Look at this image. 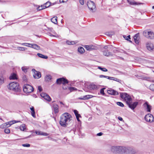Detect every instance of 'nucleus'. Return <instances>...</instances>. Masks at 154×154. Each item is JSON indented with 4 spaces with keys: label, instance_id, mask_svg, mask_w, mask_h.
I'll use <instances>...</instances> for the list:
<instances>
[{
    "label": "nucleus",
    "instance_id": "obj_1",
    "mask_svg": "<svg viewBox=\"0 0 154 154\" xmlns=\"http://www.w3.org/2000/svg\"><path fill=\"white\" fill-rule=\"evenodd\" d=\"M71 115L68 113L66 112L62 115L60 117V124L62 126L66 127L72 120Z\"/></svg>",
    "mask_w": 154,
    "mask_h": 154
},
{
    "label": "nucleus",
    "instance_id": "obj_2",
    "mask_svg": "<svg viewBox=\"0 0 154 154\" xmlns=\"http://www.w3.org/2000/svg\"><path fill=\"white\" fill-rule=\"evenodd\" d=\"M124 147L122 146H113L111 147V151L115 154H123L124 150Z\"/></svg>",
    "mask_w": 154,
    "mask_h": 154
},
{
    "label": "nucleus",
    "instance_id": "obj_3",
    "mask_svg": "<svg viewBox=\"0 0 154 154\" xmlns=\"http://www.w3.org/2000/svg\"><path fill=\"white\" fill-rule=\"evenodd\" d=\"M120 97L126 101L127 104L132 102V100L131 96L127 93H121Z\"/></svg>",
    "mask_w": 154,
    "mask_h": 154
},
{
    "label": "nucleus",
    "instance_id": "obj_4",
    "mask_svg": "<svg viewBox=\"0 0 154 154\" xmlns=\"http://www.w3.org/2000/svg\"><path fill=\"white\" fill-rule=\"evenodd\" d=\"M120 97L126 101L127 104L132 102V100L131 96L127 93H121Z\"/></svg>",
    "mask_w": 154,
    "mask_h": 154
},
{
    "label": "nucleus",
    "instance_id": "obj_5",
    "mask_svg": "<svg viewBox=\"0 0 154 154\" xmlns=\"http://www.w3.org/2000/svg\"><path fill=\"white\" fill-rule=\"evenodd\" d=\"M18 83L15 82L10 83L8 86L9 89L16 91H18Z\"/></svg>",
    "mask_w": 154,
    "mask_h": 154
},
{
    "label": "nucleus",
    "instance_id": "obj_6",
    "mask_svg": "<svg viewBox=\"0 0 154 154\" xmlns=\"http://www.w3.org/2000/svg\"><path fill=\"white\" fill-rule=\"evenodd\" d=\"M143 35L146 38L149 39L154 38V33L151 31L145 30L143 32Z\"/></svg>",
    "mask_w": 154,
    "mask_h": 154
},
{
    "label": "nucleus",
    "instance_id": "obj_7",
    "mask_svg": "<svg viewBox=\"0 0 154 154\" xmlns=\"http://www.w3.org/2000/svg\"><path fill=\"white\" fill-rule=\"evenodd\" d=\"M87 5L91 11L94 12L96 11V5L91 0L88 1L87 3Z\"/></svg>",
    "mask_w": 154,
    "mask_h": 154
},
{
    "label": "nucleus",
    "instance_id": "obj_8",
    "mask_svg": "<svg viewBox=\"0 0 154 154\" xmlns=\"http://www.w3.org/2000/svg\"><path fill=\"white\" fill-rule=\"evenodd\" d=\"M33 87L29 85L25 84L23 86V91L26 93H31L33 91Z\"/></svg>",
    "mask_w": 154,
    "mask_h": 154
},
{
    "label": "nucleus",
    "instance_id": "obj_9",
    "mask_svg": "<svg viewBox=\"0 0 154 154\" xmlns=\"http://www.w3.org/2000/svg\"><path fill=\"white\" fill-rule=\"evenodd\" d=\"M124 154H135L137 152V151L131 148H127L124 147Z\"/></svg>",
    "mask_w": 154,
    "mask_h": 154
},
{
    "label": "nucleus",
    "instance_id": "obj_10",
    "mask_svg": "<svg viewBox=\"0 0 154 154\" xmlns=\"http://www.w3.org/2000/svg\"><path fill=\"white\" fill-rule=\"evenodd\" d=\"M85 48L87 51H91L93 50H97L98 49L97 46L94 45H85L84 46Z\"/></svg>",
    "mask_w": 154,
    "mask_h": 154
},
{
    "label": "nucleus",
    "instance_id": "obj_11",
    "mask_svg": "<svg viewBox=\"0 0 154 154\" xmlns=\"http://www.w3.org/2000/svg\"><path fill=\"white\" fill-rule=\"evenodd\" d=\"M146 121L147 122H152L154 121V118L152 115L148 114L146 115L145 117Z\"/></svg>",
    "mask_w": 154,
    "mask_h": 154
},
{
    "label": "nucleus",
    "instance_id": "obj_12",
    "mask_svg": "<svg viewBox=\"0 0 154 154\" xmlns=\"http://www.w3.org/2000/svg\"><path fill=\"white\" fill-rule=\"evenodd\" d=\"M56 83L57 84H63L64 85L66 83H68V81L67 79H66L63 78H60L57 79Z\"/></svg>",
    "mask_w": 154,
    "mask_h": 154
},
{
    "label": "nucleus",
    "instance_id": "obj_13",
    "mask_svg": "<svg viewBox=\"0 0 154 154\" xmlns=\"http://www.w3.org/2000/svg\"><path fill=\"white\" fill-rule=\"evenodd\" d=\"M32 71L34 72L33 76L35 79H38L41 77V75L40 72L36 71L34 69H33Z\"/></svg>",
    "mask_w": 154,
    "mask_h": 154
},
{
    "label": "nucleus",
    "instance_id": "obj_14",
    "mask_svg": "<svg viewBox=\"0 0 154 154\" xmlns=\"http://www.w3.org/2000/svg\"><path fill=\"white\" fill-rule=\"evenodd\" d=\"M41 96L48 101H50L51 100V99L50 97L45 93H41Z\"/></svg>",
    "mask_w": 154,
    "mask_h": 154
},
{
    "label": "nucleus",
    "instance_id": "obj_15",
    "mask_svg": "<svg viewBox=\"0 0 154 154\" xmlns=\"http://www.w3.org/2000/svg\"><path fill=\"white\" fill-rule=\"evenodd\" d=\"M146 45L147 49L149 51H152L154 48L153 44L150 42H147Z\"/></svg>",
    "mask_w": 154,
    "mask_h": 154
},
{
    "label": "nucleus",
    "instance_id": "obj_16",
    "mask_svg": "<svg viewBox=\"0 0 154 154\" xmlns=\"http://www.w3.org/2000/svg\"><path fill=\"white\" fill-rule=\"evenodd\" d=\"M100 86L95 85L94 84L92 83L90 84L89 86V88L91 89L96 90L99 88Z\"/></svg>",
    "mask_w": 154,
    "mask_h": 154
},
{
    "label": "nucleus",
    "instance_id": "obj_17",
    "mask_svg": "<svg viewBox=\"0 0 154 154\" xmlns=\"http://www.w3.org/2000/svg\"><path fill=\"white\" fill-rule=\"evenodd\" d=\"M138 103L137 102H134L133 103H132L131 102L128 104V105L129 108L132 109L134 110L137 106Z\"/></svg>",
    "mask_w": 154,
    "mask_h": 154
},
{
    "label": "nucleus",
    "instance_id": "obj_18",
    "mask_svg": "<svg viewBox=\"0 0 154 154\" xmlns=\"http://www.w3.org/2000/svg\"><path fill=\"white\" fill-rule=\"evenodd\" d=\"M107 93L111 95H117L119 94L118 92L113 89H110L107 90Z\"/></svg>",
    "mask_w": 154,
    "mask_h": 154
},
{
    "label": "nucleus",
    "instance_id": "obj_19",
    "mask_svg": "<svg viewBox=\"0 0 154 154\" xmlns=\"http://www.w3.org/2000/svg\"><path fill=\"white\" fill-rule=\"evenodd\" d=\"M28 45H29V47L33 48L36 50H38L40 49V46L36 44H28Z\"/></svg>",
    "mask_w": 154,
    "mask_h": 154
},
{
    "label": "nucleus",
    "instance_id": "obj_20",
    "mask_svg": "<svg viewBox=\"0 0 154 154\" xmlns=\"http://www.w3.org/2000/svg\"><path fill=\"white\" fill-rule=\"evenodd\" d=\"M139 33H137L134 36V39L135 43L137 44L139 43Z\"/></svg>",
    "mask_w": 154,
    "mask_h": 154
},
{
    "label": "nucleus",
    "instance_id": "obj_21",
    "mask_svg": "<svg viewBox=\"0 0 154 154\" xmlns=\"http://www.w3.org/2000/svg\"><path fill=\"white\" fill-rule=\"evenodd\" d=\"M128 2L131 5H136L140 4V3L135 2L133 0H127Z\"/></svg>",
    "mask_w": 154,
    "mask_h": 154
},
{
    "label": "nucleus",
    "instance_id": "obj_22",
    "mask_svg": "<svg viewBox=\"0 0 154 154\" xmlns=\"http://www.w3.org/2000/svg\"><path fill=\"white\" fill-rule=\"evenodd\" d=\"M53 108L55 113H57L59 112L58 106L56 104H53Z\"/></svg>",
    "mask_w": 154,
    "mask_h": 154
},
{
    "label": "nucleus",
    "instance_id": "obj_23",
    "mask_svg": "<svg viewBox=\"0 0 154 154\" xmlns=\"http://www.w3.org/2000/svg\"><path fill=\"white\" fill-rule=\"evenodd\" d=\"M144 107H146V109L147 112H150L151 110V106L149 105L147 102H146L143 104Z\"/></svg>",
    "mask_w": 154,
    "mask_h": 154
},
{
    "label": "nucleus",
    "instance_id": "obj_24",
    "mask_svg": "<svg viewBox=\"0 0 154 154\" xmlns=\"http://www.w3.org/2000/svg\"><path fill=\"white\" fill-rule=\"evenodd\" d=\"M9 79H17V74L15 73H12L9 77Z\"/></svg>",
    "mask_w": 154,
    "mask_h": 154
},
{
    "label": "nucleus",
    "instance_id": "obj_25",
    "mask_svg": "<svg viewBox=\"0 0 154 154\" xmlns=\"http://www.w3.org/2000/svg\"><path fill=\"white\" fill-rule=\"evenodd\" d=\"M93 97V96L91 95H88L84 96L83 98H79V99L81 100H88L89 99Z\"/></svg>",
    "mask_w": 154,
    "mask_h": 154
},
{
    "label": "nucleus",
    "instance_id": "obj_26",
    "mask_svg": "<svg viewBox=\"0 0 154 154\" xmlns=\"http://www.w3.org/2000/svg\"><path fill=\"white\" fill-rule=\"evenodd\" d=\"M35 133L37 134L38 135H42L45 136H47L48 135V134L46 133L42 132L39 131H36Z\"/></svg>",
    "mask_w": 154,
    "mask_h": 154
},
{
    "label": "nucleus",
    "instance_id": "obj_27",
    "mask_svg": "<svg viewBox=\"0 0 154 154\" xmlns=\"http://www.w3.org/2000/svg\"><path fill=\"white\" fill-rule=\"evenodd\" d=\"M103 54L104 55L108 57L111 55V53L108 50L104 51H103Z\"/></svg>",
    "mask_w": 154,
    "mask_h": 154
},
{
    "label": "nucleus",
    "instance_id": "obj_28",
    "mask_svg": "<svg viewBox=\"0 0 154 154\" xmlns=\"http://www.w3.org/2000/svg\"><path fill=\"white\" fill-rule=\"evenodd\" d=\"M57 17L56 16L54 17L51 19V21L54 24H57Z\"/></svg>",
    "mask_w": 154,
    "mask_h": 154
},
{
    "label": "nucleus",
    "instance_id": "obj_29",
    "mask_svg": "<svg viewBox=\"0 0 154 154\" xmlns=\"http://www.w3.org/2000/svg\"><path fill=\"white\" fill-rule=\"evenodd\" d=\"M78 51L80 54H82L84 52L85 50L83 47H80L78 48Z\"/></svg>",
    "mask_w": 154,
    "mask_h": 154
},
{
    "label": "nucleus",
    "instance_id": "obj_30",
    "mask_svg": "<svg viewBox=\"0 0 154 154\" xmlns=\"http://www.w3.org/2000/svg\"><path fill=\"white\" fill-rule=\"evenodd\" d=\"M30 109L31 111V114L32 116L34 118L35 117V112L34 111V109L33 107L30 108Z\"/></svg>",
    "mask_w": 154,
    "mask_h": 154
},
{
    "label": "nucleus",
    "instance_id": "obj_31",
    "mask_svg": "<svg viewBox=\"0 0 154 154\" xmlns=\"http://www.w3.org/2000/svg\"><path fill=\"white\" fill-rule=\"evenodd\" d=\"M37 55L40 57L43 58V59H47L48 57L47 56L44 55L40 53H38L37 54Z\"/></svg>",
    "mask_w": 154,
    "mask_h": 154
},
{
    "label": "nucleus",
    "instance_id": "obj_32",
    "mask_svg": "<svg viewBox=\"0 0 154 154\" xmlns=\"http://www.w3.org/2000/svg\"><path fill=\"white\" fill-rule=\"evenodd\" d=\"M52 77L50 75H46L45 77V79L46 81H49L51 79Z\"/></svg>",
    "mask_w": 154,
    "mask_h": 154
},
{
    "label": "nucleus",
    "instance_id": "obj_33",
    "mask_svg": "<svg viewBox=\"0 0 154 154\" xmlns=\"http://www.w3.org/2000/svg\"><path fill=\"white\" fill-rule=\"evenodd\" d=\"M51 5V3L50 2H48L44 4L45 8H46L49 7Z\"/></svg>",
    "mask_w": 154,
    "mask_h": 154
},
{
    "label": "nucleus",
    "instance_id": "obj_34",
    "mask_svg": "<svg viewBox=\"0 0 154 154\" xmlns=\"http://www.w3.org/2000/svg\"><path fill=\"white\" fill-rule=\"evenodd\" d=\"M20 129L21 131H24L26 129V125L24 124L21 125L20 126Z\"/></svg>",
    "mask_w": 154,
    "mask_h": 154
},
{
    "label": "nucleus",
    "instance_id": "obj_35",
    "mask_svg": "<svg viewBox=\"0 0 154 154\" xmlns=\"http://www.w3.org/2000/svg\"><path fill=\"white\" fill-rule=\"evenodd\" d=\"M14 124L13 121H10L6 123V126L7 127H10L12 125Z\"/></svg>",
    "mask_w": 154,
    "mask_h": 154
},
{
    "label": "nucleus",
    "instance_id": "obj_36",
    "mask_svg": "<svg viewBox=\"0 0 154 154\" xmlns=\"http://www.w3.org/2000/svg\"><path fill=\"white\" fill-rule=\"evenodd\" d=\"M4 83V78L3 76L0 75V85H2Z\"/></svg>",
    "mask_w": 154,
    "mask_h": 154
},
{
    "label": "nucleus",
    "instance_id": "obj_37",
    "mask_svg": "<svg viewBox=\"0 0 154 154\" xmlns=\"http://www.w3.org/2000/svg\"><path fill=\"white\" fill-rule=\"evenodd\" d=\"M123 37L126 40H128V41L129 42H132L131 41V40H130L129 39H131V38H130V35H128L127 36H126V35H124L123 36Z\"/></svg>",
    "mask_w": 154,
    "mask_h": 154
},
{
    "label": "nucleus",
    "instance_id": "obj_38",
    "mask_svg": "<svg viewBox=\"0 0 154 154\" xmlns=\"http://www.w3.org/2000/svg\"><path fill=\"white\" fill-rule=\"evenodd\" d=\"M149 88L151 91L154 92V84H151L149 86Z\"/></svg>",
    "mask_w": 154,
    "mask_h": 154
},
{
    "label": "nucleus",
    "instance_id": "obj_39",
    "mask_svg": "<svg viewBox=\"0 0 154 154\" xmlns=\"http://www.w3.org/2000/svg\"><path fill=\"white\" fill-rule=\"evenodd\" d=\"M45 8L44 5H41V6L38 7L37 9L38 11H40Z\"/></svg>",
    "mask_w": 154,
    "mask_h": 154
},
{
    "label": "nucleus",
    "instance_id": "obj_40",
    "mask_svg": "<svg viewBox=\"0 0 154 154\" xmlns=\"http://www.w3.org/2000/svg\"><path fill=\"white\" fill-rule=\"evenodd\" d=\"M17 49L18 50H20V51H24L26 49V48H25L24 47H18L17 48Z\"/></svg>",
    "mask_w": 154,
    "mask_h": 154
},
{
    "label": "nucleus",
    "instance_id": "obj_41",
    "mask_svg": "<svg viewBox=\"0 0 154 154\" xmlns=\"http://www.w3.org/2000/svg\"><path fill=\"white\" fill-rule=\"evenodd\" d=\"M50 36H54V37H57L58 36V35L56 34V35H52L51 33V32H48V33H47Z\"/></svg>",
    "mask_w": 154,
    "mask_h": 154
},
{
    "label": "nucleus",
    "instance_id": "obj_42",
    "mask_svg": "<svg viewBox=\"0 0 154 154\" xmlns=\"http://www.w3.org/2000/svg\"><path fill=\"white\" fill-rule=\"evenodd\" d=\"M105 89V88H103L102 89H101L100 90V94L102 95H104L105 94V93H104V90Z\"/></svg>",
    "mask_w": 154,
    "mask_h": 154
},
{
    "label": "nucleus",
    "instance_id": "obj_43",
    "mask_svg": "<svg viewBox=\"0 0 154 154\" xmlns=\"http://www.w3.org/2000/svg\"><path fill=\"white\" fill-rule=\"evenodd\" d=\"M117 104L121 107H123L124 106V105L123 103L121 102H118L117 103Z\"/></svg>",
    "mask_w": 154,
    "mask_h": 154
},
{
    "label": "nucleus",
    "instance_id": "obj_44",
    "mask_svg": "<svg viewBox=\"0 0 154 154\" xmlns=\"http://www.w3.org/2000/svg\"><path fill=\"white\" fill-rule=\"evenodd\" d=\"M48 31H49L55 34V33L53 29V28H48Z\"/></svg>",
    "mask_w": 154,
    "mask_h": 154
},
{
    "label": "nucleus",
    "instance_id": "obj_45",
    "mask_svg": "<svg viewBox=\"0 0 154 154\" xmlns=\"http://www.w3.org/2000/svg\"><path fill=\"white\" fill-rule=\"evenodd\" d=\"M4 132L6 134H9L10 133V130L8 128L4 129Z\"/></svg>",
    "mask_w": 154,
    "mask_h": 154
},
{
    "label": "nucleus",
    "instance_id": "obj_46",
    "mask_svg": "<svg viewBox=\"0 0 154 154\" xmlns=\"http://www.w3.org/2000/svg\"><path fill=\"white\" fill-rule=\"evenodd\" d=\"M22 146L25 147H29L30 146V145L28 143L23 144L22 145Z\"/></svg>",
    "mask_w": 154,
    "mask_h": 154
},
{
    "label": "nucleus",
    "instance_id": "obj_47",
    "mask_svg": "<svg viewBox=\"0 0 154 154\" xmlns=\"http://www.w3.org/2000/svg\"><path fill=\"white\" fill-rule=\"evenodd\" d=\"M78 121H80L79 118L81 117L80 115L79 114H78L75 116Z\"/></svg>",
    "mask_w": 154,
    "mask_h": 154
},
{
    "label": "nucleus",
    "instance_id": "obj_48",
    "mask_svg": "<svg viewBox=\"0 0 154 154\" xmlns=\"http://www.w3.org/2000/svg\"><path fill=\"white\" fill-rule=\"evenodd\" d=\"M99 69L104 72H106L107 71V69L106 68H98Z\"/></svg>",
    "mask_w": 154,
    "mask_h": 154
},
{
    "label": "nucleus",
    "instance_id": "obj_49",
    "mask_svg": "<svg viewBox=\"0 0 154 154\" xmlns=\"http://www.w3.org/2000/svg\"><path fill=\"white\" fill-rule=\"evenodd\" d=\"M22 71L25 73H26L27 71V68H21Z\"/></svg>",
    "mask_w": 154,
    "mask_h": 154
},
{
    "label": "nucleus",
    "instance_id": "obj_50",
    "mask_svg": "<svg viewBox=\"0 0 154 154\" xmlns=\"http://www.w3.org/2000/svg\"><path fill=\"white\" fill-rule=\"evenodd\" d=\"M114 80V81H117V82H121V80L116 78H115V77H114V80Z\"/></svg>",
    "mask_w": 154,
    "mask_h": 154
},
{
    "label": "nucleus",
    "instance_id": "obj_51",
    "mask_svg": "<svg viewBox=\"0 0 154 154\" xmlns=\"http://www.w3.org/2000/svg\"><path fill=\"white\" fill-rule=\"evenodd\" d=\"M107 79H109L112 80H114V77H109L107 76Z\"/></svg>",
    "mask_w": 154,
    "mask_h": 154
},
{
    "label": "nucleus",
    "instance_id": "obj_52",
    "mask_svg": "<svg viewBox=\"0 0 154 154\" xmlns=\"http://www.w3.org/2000/svg\"><path fill=\"white\" fill-rule=\"evenodd\" d=\"M79 2L81 4L83 5L84 3V0H79Z\"/></svg>",
    "mask_w": 154,
    "mask_h": 154
},
{
    "label": "nucleus",
    "instance_id": "obj_53",
    "mask_svg": "<svg viewBox=\"0 0 154 154\" xmlns=\"http://www.w3.org/2000/svg\"><path fill=\"white\" fill-rule=\"evenodd\" d=\"M74 112L75 116H76V115L79 114L78 113V111L77 110H74Z\"/></svg>",
    "mask_w": 154,
    "mask_h": 154
},
{
    "label": "nucleus",
    "instance_id": "obj_54",
    "mask_svg": "<svg viewBox=\"0 0 154 154\" xmlns=\"http://www.w3.org/2000/svg\"><path fill=\"white\" fill-rule=\"evenodd\" d=\"M28 44L29 43H23L21 44V45H25V46H27L29 47V45H28Z\"/></svg>",
    "mask_w": 154,
    "mask_h": 154
},
{
    "label": "nucleus",
    "instance_id": "obj_55",
    "mask_svg": "<svg viewBox=\"0 0 154 154\" xmlns=\"http://www.w3.org/2000/svg\"><path fill=\"white\" fill-rule=\"evenodd\" d=\"M68 0H60V2L64 3L66 2Z\"/></svg>",
    "mask_w": 154,
    "mask_h": 154
},
{
    "label": "nucleus",
    "instance_id": "obj_56",
    "mask_svg": "<svg viewBox=\"0 0 154 154\" xmlns=\"http://www.w3.org/2000/svg\"><path fill=\"white\" fill-rule=\"evenodd\" d=\"M100 78L104 77V78H107V76H105V75H100Z\"/></svg>",
    "mask_w": 154,
    "mask_h": 154
},
{
    "label": "nucleus",
    "instance_id": "obj_57",
    "mask_svg": "<svg viewBox=\"0 0 154 154\" xmlns=\"http://www.w3.org/2000/svg\"><path fill=\"white\" fill-rule=\"evenodd\" d=\"M23 80L25 81H26L27 79V78L26 77V76H25V75L23 76Z\"/></svg>",
    "mask_w": 154,
    "mask_h": 154
},
{
    "label": "nucleus",
    "instance_id": "obj_58",
    "mask_svg": "<svg viewBox=\"0 0 154 154\" xmlns=\"http://www.w3.org/2000/svg\"><path fill=\"white\" fill-rule=\"evenodd\" d=\"M38 89L39 90L40 92H41V91H42V88L41 87V86H38Z\"/></svg>",
    "mask_w": 154,
    "mask_h": 154
},
{
    "label": "nucleus",
    "instance_id": "obj_59",
    "mask_svg": "<svg viewBox=\"0 0 154 154\" xmlns=\"http://www.w3.org/2000/svg\"><path fill=\"white\" fill-rule=\"evenodd\" d=\"M103 134V133L102 132H100L98 133L97 134V135L98 136H102Z\"/></svg>",
    "mask_w": 154,
    "mask_h": 154
},
{
    "label": "nucleus",
    "instance_id": "obj_60",
    "mask_svg": "<svg viewBox=\"0 0 154 154\" xmlns=\"http://www.w3.org/2000/svg\"><path fill=\"white\" fill-rule=\"evenodd\" d=\"M103 48L105 49H106L109 48V46L108 45H106Z\"/></svg>",
    "mask_w": 154,
    "mask_h": 154
},
{
    "label": "nucleus",
    "instance_id": "obj_61",
    "mask_svg": "<svg viewBox=\"0 0 154 154\" xmlns=\"http://www.w3.org/2000/svg\"><path fill=\"white\" fill-rule=\"evenodd\" d=\"M70 43H71V42H70L69 41H67L66 42V43H67V44L68 45H71Z\"/></svg>",
    "mask_w": 154,
    "mask_h": 154
},
{
    "label": "nucleus",
    "instance_id": "obj_62",
    "mask_svg": "<svg viewBox=\"0 0 154 154\" xmlns=\"http://www.w3.org/2000/svg\"><path fill=\"white\" fill-rule=\"evenodd\" d=\"M63 89L64 90L66 89L67 88L66 87L65 85H63Z\"/></svg>",
    "mask_w": 154,
    "mask_h": 154
},
{
    "label": "nucleus",
    "instance_id": "obj_63",
    "mask_svg": "<svg viewBox=\"0 0 154 154\" xmlns=\"http://www.w3.org/2000/svg\"><path fill=\"white\" fill-rule=\"evenodd\" d=\"M118 119H119V120L121 121H122V120H123L122 118V117H118Z\"/></svg>",
    "mask_w": 154,
    "mask_h": 154
},
{
    "label": "nucleus",
    "instance_id": "obj_64",
    "mask_svg": "<svg viewBox=\"0 0 154 154\" xmlns=\"http://www.w3.org/2000/svg\"><path fill=\"white\" fill-rule=\"evenodd\" d=\"M71 43H70L71 45H74L75 44V42L74 41H71Z\"/></svg>",
    "mask_w": 154,
    "mask_h": 154
}]
</instances>
